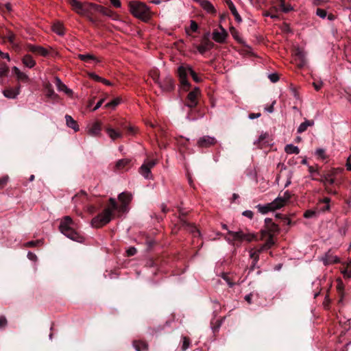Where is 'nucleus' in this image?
<instances>
[{
	"mask_svg": "<svg viewBox=\"0 0 351 351\" xmlns=\"http://www.w3.org/2000/svg\"><path fill=\"white\" fill-rule=\"evenodd\" d=\"M250 258L253 260L252 261L254 262V264H257L258 260H259V254L256 250H250Z\"/></svg>",
	"mask_w": 351,
	"mask_h": 351,
	"instance_id": "obj_51",
	"label": "nucleus"
},
{
	"mask_svg": "<svg viewBox=\"0 0 351 351\" xmlns=\"http://www.w3.org/2000/svg\"><path fill=\"white\" fill-rule=\"evenodd\" d=\"M336 175V171L335 169H330L326 171H317V176L320 178H317L314 176L312 177V180L318 181L319 182L323 183L324 185L326 184V181L331 177H335Z\"/></svg>",
	"mask_w": 351,
	"mask_h": 351,
	"instance_id": "obj_15",
	"label": "nucleus"
},
{
	"mask_svg": "<svg viewBox=\"0 0 351 351\" xmlns=\"http://www.w3.org/2000/svg\"><path fill=\"white\" fill-rule=\"evenodd\" d=\"M278 202H280V199H275L271 203L267 204L263 206L258 204L256 207L260 213H261L262 214H266L269 211H273L280 208L281 205L278 204Z\"/></svg>",
	"mask_w": 351,
	"mask_h": 351,
	"instance_id": "obj_13",
	"label": "nucleus"
},
{
	"mask_svg": "<svg viewBox=\"0 0 351 351\" xmlns=\"http://www.w3.org/2000/svg\"><path fill=\"white\" fill-rule=\"evenodd\" d=\"M42 243L41 240L32 241L25 243L26 247H33Z\"/></svg>",
	"mask_w": 351,
	"mask_h": 351,
	"instance_id": "obj_56",
	"label": "nucleus"
},
{
	"mask_svg": "<svg viewBox=\"0 0 351 351\" xmlns=\"http://www.w3.org/2000/svg\"><path fill=\"white\" fill-rule=\"evenodd\" d=\"M26 49L28 51L40 55L43 57H47L49 55V51L41 46L27 44Z\"/></svg>",
	"mask_w": 351,
	"mask_h": 351,
	"instance_id": "obj_17",
	"label": "nucleus"
},
{
	"mask_svg": "<svg viewBox=\"0 0 351 351\" xmlns=\"http://www.w3.org/2000/svg\"><path fill=\"white\" fill-rule=\"evenodd\" d=\"M323 261L324 265H330L338 263L339 260L337 256H333L330 253V252H328L326 254L325 257L323 258Z\"/></svg>",
	"mask_w": 351,
	"mask_h": 351,
	"instance_id": "obj_28",
	"label": "nucleus"
},
{
	"mask_svg": "<svg viewBox=\"0 0 351 351\" xmlns=\"http://www.w3.org/2000/svg\"><path fill=\"white\" fill-rule=\"evenodd\" d=\"M139 173L146 179L152 178L151 169L145 162L139 168Z\"/></svg>",
	"mask_w": 351,
	"mask_h": 351,
	"instance_id": "obj_31",
	"label": "nucleus"
},
{
	"mask_svg": "<svg viewBox=\"0 0 351 351\" xmlns=\"http://www.w3.org/2000/svg\"><path fill=\"white\" fill-rule=\"evenodd\" d=\"M285 151L287 154H298L300 153L299 148L296 146L293 145L292 144L287 145L285 147Z\"/></svg>",
	"mask_w": 351,
	"mask_h": 351,
	"instance_id": "obj_39",
	"label": "nucleus"
},
{
	"mask_svg": "<svg viewBox=\"0 0 351 351\" xmlns=\"http://www.w3.org/2000/svg\"><path fill=\"white\" fill-rule=\"evenodd\" d=\"M215 44L210 40V32H208L202 37V43L196 46V49L201 53L204 54L207 51L213 49Z\"/></svg>",
	"mask_w": 351,
	"mask_h": 351,
	"instance_id": "obj_9",
	"label": "nucleus"
},
{
	"mask_svg": "<svg viewBox=\"0 0 351 351\" xmlns=\"http://www.w3.org/2000/svg\"><path fill=\"white\" fill-rule=\"evenodd\" d=\"M16 76L19 80L23 82H27L29 80L28 76L21 71Z\"/></svg>",
	"mask_w": 351,
	"mask_h": 351,
	"instance_id": "obj_59",
	"label": "nucleus"
},
{
	"mask_svg": "<svg viewBox=\"0 0 351 351\" xmlns=\"http://www.w3.org/2000/svg\"><path fill=\"white\" fill-rule=\"evenodd\" d=\"M3 38L4 39H7L8 42L12 45V47L15 50H17L19 48V46L14 43L15 34L10 30H6V34L4 36Z\"/></svg>",
	"mask_w": 351,
	"mask_h": 351,
	"instance_id": "obj_26",
	"label": "nucleus"
},
{
	"mask_svg": "<svg viewBox=\"0 0 351 351\" xmlns=\"http://www.w3.org/2000/svg\"><path fill=\"white\" fill-rule=\"evenodd\" d=\"M228 238L227 239L230 241H237L239 242H242L245 240L248 242L252 241L255 239V236L253 234H245L242 231L233 232L229 231L228 232Z\"/></svg>",
	"mask_w": 351,
	"mask_h": 351,
	"instance_id": "obj_8",
	"label": "nucleus"
},
{
	"mask_svg": "<svg viewBox=\"0 0 351 351\" xmlns=\"http://www.w3.org/2000/svg\"><path fill=\"white\" fill-rule=\"evenodd\" d=\"M276 217L277 218L282 219L285 224H287V225L291 224V220L288 217H287L281 214H276Z\"/></svg>",
	"mask_w": 351,
	"mask_h": 351,
	"instance_id": "obj_58",
	"label": "nucleus"
},
{
	"mask_svg": "<svg viewBox=\"0 0 351 351\" xmlns=\"http://www.w3.org/2000/svg\"><path fill=\"white\" fill-rule=\"evenodd\" d=\"M89 5L90 6V10L94 9L95 10L100 12L103 15L107 16L113 20H117L119 19V15L116 12H114V11L108 8L93 3H90Z\"/></svg>",
	"mask_w": 351,
	"mask_h": 351,
	"instance_id": "obj_12",
	"label": "nucleus"
},
{
	"mask_svg": "<svg viewBox=\"0 0 351 351\" xmlns=\"http://www.w3.org/2000/svg\"><path fill=\"white\" fill-rule=\"evenodd\" d=\"M130 12L136 19L148 22L151 19V12L147 5L139 1H130L128 3Z\"/></svg>",
	"mask_w": 351,
	"mask_h": 351,
	"instance_id": "obj_4",
	"label": "nucleus"
},
{
	"mask_svg": "<svg viewBox=\"0 0 351 351\" xmlns=\"http://www.w3.org/2000/svg\"><path fill=\"white\" fill-rule=\"evenodd\" d=\"M53 30L54 32L58 34V35H63L64 34V28L63 25L60 23H55L53 26Z\"/></svg>",
	"mask_w": 351,
	"mask_h": 351,
	"instance_id": "obj_43",
	"label": "nucleus"
},
{
	"mask_svg": "<svg viewBox=\"0 0 351 351\" xmlns=\"http://www.w3.org/2000/svg\"><path fill=\"white\" fill-rule=\"evenodd\" d=\"M230 10L231 11L232 14L234 16L235 20L238 23L241 22L242 19H241V16L239 15V14L238 13L237 8H236L235 5H234V3H230Z\"/></svg>",
	"mask_w": 351,
	"mask_h": 351,
	"instance_id": "obj_41",
	"label": "nucleus"
},
{
	"mask_svg": "<svg viewBox=\"0 0 351 351\" xmlns=\"http://www.w3.org/2000/svg\"><path fill=\"white\" fill-rule=\"evenodd\" d=\"M77 58L80 60L86 62H88L90 60H95L97 62H99V60H97V58L95 56L91 55V54H79L77 56Z\"/></svg>",
	"mask_w": 351,
	"mask_h": 351,
	"instance_id": "obj_37",
	"label": "nucleus"
},
{
	"mask_svg": "<svg viewBox=\"0 0 351 351\" xmlns=\"http://www.w3.org/2000/svg\"><path fill=\"white\" fill-rule=\"evenodd\" d=\"M101 130V123L100 121H96L88 127V134L97 136L100 134Z\"/></svg>",
	"mask_w": 351,
	"mask_h": 351,
	"instance_id": "obj_22",
	"label": "nucleus"
},
{
	"mask_svg": "<svg viewBox=\"0 0 351 351\" xmlns=\"http://www.w3.org/2000/svg\"><path fill=\"white\" fill-rule=\"evenodd\" d=\"M20 93V86L15 89H7L3 91V95L10 99L15 98Z\"/></svg>",
	"mask_w": 351,
	"mask_h": 351,
	"instance_id": "obj_30",
	"label": "nucleus"
},
{
	"mask_svg": "<svg viewBox=\"0 0 351 351\" xmlns=\"http://www.w3.org/2000/svg\"><path fill=\"white\" fill-rule=\"evenodd\" d=\"M280 231L278 226L273 222L272 219L266 218L265 219V229L261 230V239L265 238L267 235H275Z\"/></svg>",
	"mask_w": 351,
	"mask_h": 351,
	"instance_id": "obj_7",
	"label": "nucleus"
},
{
	"mask_svg": "<svg viewBox=\"0 0 351 351\" xmlns=\"http://www.w3.org/2000/svg\"><path fill=\"white\" fill-rule=\"evenodd\" d=\"M106 132L112 140H116L122 137V132L119 129L115 130L111 127H107L106 128Z\"/></svg>",
	"mask_w": 351,
	"mask_h": 351,
	"instance_id": "obj_25",
	"label": "nucleus"
},
{
	"mask_svg": "<svg viewBox=\"0 0 351 351\" xmlns=\"http://www.w3.org/2000/svg\"><path fill=\"white\" fill-rule=\"evenodd\" d=\"M316 14L322 19H324L327 16V12L325 10L317 8L316 10Z\"/></svg>",
	"mask_w": 351,
	"mask_h": 351,
	"instance_id": "obj_57",
	"label": "nucleus"
},
{
	"mask_svg": "<svg viewBox=\"0 0 351 351\" xmlns=\"http://www.w3.org/2000/svg\"><path fill=\"white\" fill-rule=\"evenodd\" d=\"M131 160L123 158L117 161L115 169L117 170H127L130 165Z\"/></svg>",
	"mask_w": 351,
	"mask_h": 351,
	"instance_id": "obj_24",
	"label": "nucleus"
},
{
	"mask_svg": "<svg viewBox=\"0 0 351 351\" xmlns=\"http://www.w3.org/2000/svg\"><path fill=\"white\" fill-rule=\"evenodd\" d=\"M120 101H121V99L119 98L114 99L111 101L107 103L105 105V108H114L120 104Z\"/></svg>",
	"mask_w": 351,
	"mask_h": 351,
	"instance_id": "obj_48",
	"label": "nucleus"
},
{
	"mask_svg": "<svg viewBox=\"0 0 351 351\" xmlns=\"http://www.w3.org/2000/svg\"><path fill=\"white\" fill-rule=\"evenodd\" d=\"M279 2V5L282 8V11L285 13H287L292 10V8L290 5H287L285 3V0H278Z\"/></svg>",
	"mask_w": 351,
	"mask_h": 351,
	"instance_id": "obj_47",
	"label": "nucleus"
},
{
	"mask_svg": "<svg viewBox=\"0 0 351 351\" xmlns=\"http://www.w3.org/2000/svg\"><path fill=\"white\" fill-rule=\"evenodd\" d=\"M198 24L195 21H191V25H190V29L193 32H195L198 29Z\"/></svg>",
	"mask_w": 351,
	"mask_h": 351,
	"instance_id": "obj_63",
	"label": "nucleus"
},
{
	"mask_svg": "<svg viewBox=\"0 0 351 351\" xmlns=\"http://www.w3.org/2000/svg\"><path fill=\"white\" fill-rule=\"evenodd\" d=\"M269 138V134H267V133L262 134L259 136L257 142H255L254 144L257 145V146L258 147L261 148L263 145L269 143V141H268Z\"/></svg>",
	"mask_w": 351,
	"mask_h": 351,
	"instance_id": "obj_34",
	"label": "nucleus"
},
{
	"mask_svg": "<svg viewBox=\"0 0 351 351\" xmlns=\"http://www.w3.org/2000/svg\"><path fill=\"white\" fill-rule=\"evenodd\" d=\"M22 62L25 66L30 69L33 68L36 65V61L29 54H26L23 56L22 58Z\"/></svg>",
	"mask_w": 351,
	"mask_h": 351,
	"instance_id": "obj_27",
	"label": "nucleus"
},
{
	"mask_svg": "<svg viewBox=\"0 0 351 351\" xmlns=\"http://www.w3.org/2000/svg\"><path fill=\"white\" fill-rule=\"evenodd\" d=\"M317 213H318V211L317 210V209L316 210H307L304 213V217L307 219L312 218L313 217H315L317 215Z\"/></svg>",
	"mask_w": 351,
	"mask_h": 351,
	"instance_id": "obj_52",
	"label": "nucleus"
},
{
	"mask_svg": "<svg viewBox=\"0 0 351 351\" xmlns=\"http://www.w3.org/2000/svg\"><path fill=\"white\" fill-rule=\"evenodd\" d=\"M9 180L8 176H4L1 178H0V189L4 188Z\"/></svg>",
	"mask_w": 351,
	"mask_h": 351,
	"instance_id": "obj_54",
	"label": "nucleus"
},
{
	"mask_svg": "<svg viewBox=\"0 0 351 351\" xmlns=\"http://www.w3.org/2000/svg\"><path fill=\"white\" fill-rule=\"evenodd\" d=\"M202 6L204 10H207L210 13H215L216 12L213 5L208 1L204 0L201 3Z\"/></svg>",
	"mask_w": 351,
	"mask_h": 351,
	"instance_id": "obj_40",
	"label": "nucleus"
},
{
	"mask_svg": "<svg viewBox=\"0 0 351 351\" xmlns=\"http://www.w3.org/2000/svg\"><path fill=\"white\" fill-rule=\"evenodd\" d=\"M291 197V193L289 191H286L283 193L282 196L279 195L276 199H280V202H278V204L281 205L280 206V208H281L282 207H283L289 201Z\"/></svg>",
	"mask_w": 351,
	"mask_h": 351,
	"instance_id": "obj_29",
	"label": "nucleus"
},
{
	"mask_svg": "<svg viewBox=\"0 0 351 351\" xmlns=\"http://www.w3.org/2000/svg\"><path fill=\"white\" fill-rule=\"evenodd\" d=\"M120 128L123 130H125L129 134H134L135 133V128L132 126L127 125L125 123H122Z\"/></svg>",
	"mask_w": 351,
	"mask_h": 351,
	"instance_id": "obj_46",
	"label": "nucleus"
},
{
	"mask_svg": "<svg viewBox=\"0 0 351 351\" xmlns=\"http://www.w3.org/2000/svg\"><path fill=\"white\" fill-rule=\"evenodd\" d=\"M274 235H267L263 239L265 240V247H267V248L270 249L275 244V241L274 239Z\"/></svg>",
	"mask_w": 351,
	"mask_h": 351,
	"instance_id": "obj_42",
	"label": "nucleus"
},
{
	"mask_svg": "<svg viewBox=\"0 0 351 351\" xmlns=\"http://www.w3.org/2000/svg\"><path fill=\"white\" fill-rule=\"evenodd\" d=\"M158 86L165 92H171L174 90L176 87L175 81L170 76L166 77L162 82H160Z\"/></svg>",
	"mask_w": 351,
	"mask_h": 351,
	"instance_id": "obj_16",
	"label": "nucleus"
},
{
	"mask_svg": "<svg viewBox=\"0 0 351 351\" xmlns=\"http://www.w3.org/2000/svg\"><path fill=\"white\" fill-rule=\"evenodd\" d=\"M343 289H344L343 283L341 280H339L338 282H337V290L338 294L340 297V299L339 300V302L343 300V298L344 296Z\"/></svg>",
	"mask_w": 351,
	"mask_h": 351,
	"instance_id": "obj_38",
	"label": "nucleus"
},
{
	"mask_svg": "<svg viewBox=\"0 0 351 351\" xmlns=\"http://www.w3.org/2000/svg\"><path fill=\"white\" fill-rule=\"evenodd\" d=\"M74 226L75 223L71 217L69 216H66L60 221L59 230L64 236L69 239L74 241L82 243L84 240V238L74 229Z\"/></svg>",
	"mask_w": 351,
	"mask_h": 351,
	"instance_id": "obj_2",
	"label": "nucleus"
},
{
	"mask_svg": "<svg viewBox=\"0 0 351 351\" xmlns=\"http://www.w3.org/2000/svg\"><path fill=\"white\" fill-rule=\"evenodd\" d=\"M55 83L59 91H63L68 95H71L73 94L72 90L68 88L67 86L62 82L59 77H55Z\"/></svg>",
	"mask_w": 351,
	"mask_h": 351,
	"instance_id": "obj_23",
	"label": "nucleus"
},
{
	"mask_svg": "<svg viewBox=\"0 0 351 351\" xmlns=\"http://www.w3.org/2000/svg\"><path fill=\"white\" fill-rule=\"evenodd\" d=\"M128 204H121L118 205L114 198L109 199V204L103 211L94 217L91 220V224L96 228H99L108 224L114 217V212L117 211L120 214L128 211Z\"/></svg>",
	"mask_w": 351,
	"mask_h": 351,
	"instance_id": "obj_1",
	"label": "nucleus"
},
{
	"mask_svg": "<svg viewBox=\"0 0 351 351\" xmlns=\"http://www.w3.org/2000/svg\"><path fill=\"white\" fill-rule=\"evenodd\" d=\"M69 3L77 14H86L90 10V3H82L77 0H69Z\"/></svg>",
	"mask_w": 351,
	"mask_h": 351,
	"instance_id": "obj_11",
	"label": "nucleus"
},
{
	"mask_svg": "<svg viewBox=\"0 0 351 351\" xmlns=\"http://www.w3.org/2000/svg\"><path fill=\"white\" fill-rule=\"evenodd\" d=\"M144 162L151 169L152 168H153L156 165L157 161L156 160H146Z\"/></svg>",
	"mask_w": 351,
	"mask_h": 351,
	"instance_id": "obj_62",
	"label": "nucleus"
},
{
	"mask_svg": "<svg viewBox=\"0 0 351 351\" xmlns=\"http://www.w3.org/2000/svg\"><path fill=\"white\" fill-rule=\"evenodd\" d=\"M44 88L46 93V96L48 98L52 99H58L59 98V96L54 92L53 86L49 82H46L44 84Z\"/></svg>",
	"mask_w": 351,
	"mask_h": 351,
	"instance_id": "obj_21",
	"label": "nucleus"
},
{
	"mask_svg": "<svg viewBox=\"0 0 351 351\" xmlns=\"http://www.w3.org/2000/svg\"><path fill=\"white\" fill-rule=\"evenodd\" d=\"M230 32L234 38V40H236L239 43H242V39L239 36V33L234 27L231 26L230 27Z\"/></svg>",
	"mask_w": 351,
	"mask_h": 351,
	"instance_id": "obj_44",
	"label": "nucleus"
},
{
	"mask_svg": "<svg viewBox=\"0 0 351 351\" xmlns=\"http://www.w3.org/2000/svg\"><path fill=\"white\" fill-rule=\"evenodd\" d=\"M217 141L214 137L204 136L203 137L199 138V139L197 141V145L199 147L206 148L215 145Z\"/></svg>",
	"mask_w": 351,
	"mask_h": 351,
	"instance_id": "obj_18",
	"label": "nucleus"
},
{
	"mask_svg": "<svg viewBox=\"0 0 351 351\" xmlns=\"http://www.w3.org/2000/svg\"><path fill=\"white\" fill-rule=\"evenodd\" d=\"M177 74L180 85L185 91L189 90L191 87V84L188 80L189 74L191 75L193 80L197 83H199L202 80L189 65L180 66L178 68Z\"/></svg>",
	"mask_w": 351,
	"mask_h": 351,
	"instance_id": "obj_3",
	"label": "nucleus"
},
{
	"mask_svg": "<svg viewBox=\"0 0 351 351\" xmlns=\"http://www.w3.org/2000/svg\"><path fill=\"white\" fill-rule=\"evenodd\" d=\"M132 196L131 193L127 192H123L120 193L118 196L119 200L121 202V204H129L132 200Z\"/></svg>",
	"mask_w": 351,
	"mask_h": 351,
	"instance_id": "obj_32",
	"label": "nucleus"
},
{
	"mask_svg": "<svg viewBox=\"0 0 351 351\" xmlns=\"http://www.w3.org/2000/svg\"><path fill=\"white\" fill-rule=\"evenodd\" d=\"M180 213V228H183L190 233L193 234L194 237H197L199 235V231L197 228V227L193 224L188 222L184 219V217L186 215V213H184L182 210H179Z\"/></svg>",
	"mask_w": 351,
	"mask_h": 351,
	"instance_id": "obj_6",
	"label": "nucleus"
},
{
	"mask_svg": "<svg viewBox=\"0 0 351 351\" xmlns=\"http://www.w3.org/2000/svg\"><path fill=\"white\" fill-rule=\"evenodd\" d=\"M9 73V68L5 64L0 65V77H3L8 75Z\"/></svg>",
	"mask_w": 351,
	"mask_h": 351,
	"instance_id": "obj_50",
	"label": "nucleus"
},
{
	"mask_svg": "<svg viewBox=\"0 0 351 351\" xmlns=\"http://www.w3.org/2000/svg\"><path fill=\"white\" fill-rule=\"evenodd\" d=\"M182 339H183V341H182V350L183 351H184L189 347L191 341H190V339L187 337H183Z\"/></svg>",
	"mask_w": 351,
	"mask_h": 351,
	"instance_id": "obj_53",
	"label": "nucleus"
},
{
	"mask_svg": "<svg viewBox=\"0 0 351 351\" xmlns=\"http://www.w3.org/2000/svg\"><path fill=\"white\" fill-rule=\"evenodd\" d=\"M176 141L180 153L184 156V154L189 149L188 145L189 140L188 138L180 136V138H176Z\"/></svg>",
	"mask_w": 351,
	"mask_h": 351,
	"instance_id": "obj_19",
	"label": "nucleus"
},
{
	"mask_svg": "<svg viewBox=\"0 0 351 351\" xmlns=\"http://www.w3.org/2000/svg\"><path fill=\"white\" fill-rule=\"evenodd\" d=\"M69 3L77 14H86L90 10V3H82L77 0H69Z\"/></svg>",
	"mask_w": 351,
	"mask_h": 351,
	"instance_id": "obj_10",
	"label": "nucleus"
},
{
	"mask_svg": "<svg viewBox=\"0 0 351 351\" xmlns=\"http://www.w3.org/2000/svg\"><path fill=\"white\" fill-rule=\"evenodd\" d=\"M149 75L153 79L155 83H156L158 85L160 83L159 77H160V73L159 71L157 69L153 70L150 71Z\"/></svg>",
	"mask_w": 351,
	"mask_h": 351,
	"instance_id": "obj_45",
	"label": "nucleus"
},
{
	"mask_svg": "<svg viewBox=\"0 0 351 351\" xmlns=\"http://www.w3.org/2000/svg\"><path fill=\"white\" fill-rule=\"evenodd\" d=\"M88 76L93 79V80L96 81V82H101V81L102 80V77L96 75L95 73H92V72H88Z\"/></svg>",
	"mask_w": 351,
	"mask_h": 351,
	"instance_id": "obj_55",
	"label": "nucleus"
},
{
	"mask_svg": "<svg viewBox=\"0 0 351 351\" xmlns=\"http://www.w3.org/2000/svg\"><path fill=\"white\" fill-rule=\"evenodd\" d=\"M221 32L217 29H214L213 32V39L218 43H224L228 37V32L221 25H219Z\"/></svg>",
	"mask_w": 351,
	"mask_h": 351,
	"instance_id": "obj_14",
	"label": "nucleus"
},
{
	"mask_svg": "<svg viewBox=\"0 0 351 351\" xmlns=\"http://www.w3.org/2000/svg\"><path fill=\"white\" fill-rule=\"evenodd\" d=\"M330 199L329 197H324L323 199H320L317 204V210L318 212H326L330 210Z\"/></svg>",
	"mask_w": 351,
	"mask_h": 351,
	"instance_id": "obj_20",
	"label": "nucleus"
},
{
	"mask_svg": "<svg viewBox=\"0 0 351 351\" xmlns=\"http://www.w3.org/2000/svg\"><path fill=\"white\" fill-rule=\"evenodd\" d=\"M65 119L67 126L73 129L75 131L79 130V127L77 122L71 117V116L66 114L65 116Z\"/></svg>",
	"mask_w": 351,
	"mask_h": 351,
	"instance_id": "obj_33",
	"label": "nucleus"
},
{
	"mask_svg": "<svg viewBox=\"0 0 351 351\" xmlns=\"http://www.w3.org/2000/svg\"><path fill=\"white\" fill-rule=\"evenodd\" d=\"M291 94L296 99H298L300 98L299 93L298 92L297 88L291 86L290 88Z\"/></svg>",
	"mask_w": 351,
	"mask_h": 351,
	"instance_id": "obj_60",
	"label": "nucleus"
},
{
	"mask_svg": "<svg viewBox=\"0 0 351 351\" xmlns=\"http://www.w3.org/2000/svg\"><path fill=\"white\" fill-rule=\"evenodd\" d=\"M316 154L322 159L326 158V155L325 154V150L324 149H317Z\"/></svg>",
	"mask_w": 351,
	"mask_h": 351,
	"instance_id": "obj_64",
	"label": "nucleus"
},
{
	"mask_svg": "<svg viewBox=\"0 0 351 351\" xmlns=\"http://www.w3.org/2000/svg\"><path fill=\"white\" fill-rule=\"evenodd\" d=\"M133 346L136 351L147 350L148 348L147 343L141 341H134Z\"/></svg>",
	"mask_w": 351,
	"mask_h": 351,
	"instance_id": "obj_36",
	"label": "nucleus"
},
{
	"mask_svg": "<svg viewBox=\"0 0 351 351\" xmlns=\"http://www.w3.org/2000/svg\"><path fill=\"white\" fill-rule=\"evenodd\" d=\"M8 324L7 319L5 316H0V329L5 328Z\"/></svg>",
	"mask_w": 351,
	"mask_h": 351,
	"instance_id": "obj_61",
	"label": "nucleus"
},
{
	"mask_svg": "<svg viewBox=\"0 0 351 351\" xmlns=\"http://www.w3.org/2000/svg\"><path fill=\"white\" fill-rule=\"evenodd\" d=\"M314 124V121L313 120H307L306 119L304 122L302 123L298 128V133H302L305 132L308 126H312Z\"/></svg>",
	"mask_w": 351,
	"mask_h": 351,
	"instance_id": "obj_35",
	"label": "nucleus"
},
{
	"mask_svg": "<svg viewBox=\"0 0 351 351\" xmlns=\"http://www.w3.org/2000/svg\"><path fill=\"white\" fill-rule=\"evenodd\" d=\"M201 96L200 89L197 87L195 88L193 90L190 91L184 101V105L191 109L197 108L199 104V99Z\"/></svg>",
	"mask_w": 351,
	"mask_h": 351,
	"instance_id": "obj_5",
	"label": "nucleus"
},
{
	"mask_svg": "<svg viewBox=\"0 0 351 351\" xmlns=\"http://www.w3.org/2000/svg\"><path fill=\"white\" fill-rule=\"evenodd\" d=\"M295 56L296 59L300 61V64H304V55L302 51H300L299 49H296Z\"/></svg>",
	"mask_w": 351,
	"mask_h": 351,
	"instance_id": "obj_49",
	"label": "nucleus"
}]
</instances>
